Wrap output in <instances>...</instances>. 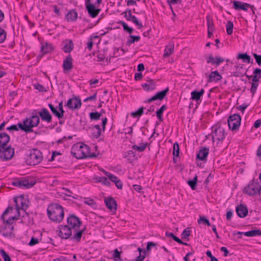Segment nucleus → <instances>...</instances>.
Instances as JSON below:
<instances>
[{"label": "nucleus", "instance_id": "nucleus-1", "mask_svg": "<svg viewBox=\"0 0 261 261\" xmlns=\"http://www.w3.org/2000/svg\"><path fill=\"white\" fill-rule=\"evenodd\" d=\"M40 118L36 115H33L30 117L23 120L22 122H19L16 125H12L7 128L9 131H18L19 129L26 133H30L33 132V128L38 125Z\"/></svg>", "mask_w": 261, "mask_h": 261}, {"label": "nucleus", "instance_id": "nucleus-2", "mask_svg": "<svg viewBox=\"0 0 261 261\" xmlns=\"http://www.w3.org/2000/svg\"><path fill=\"white\" fill-rule=\"evenodd\" d=\"M71 153L73 156L77 159L96 157L95 153H90V148L88 145L80 143L73 145L71 149Z\"/></svg>", "mask_w": 261, "mask_h": 261}, {"label": "nucleus", "instance_id": "nucleus-3", "mask_svg": "<svg viewBox=\"0 0 261 261\" xmlns=\"http://www.w3.org/2000/svg\"><path fill=\"white\" fill-rule=\"evenodd\" d=\"M47 213L50 220L57 223L60 222L64 216L63 207L57 203L49 206L47 209Z\"/></svg>", "mask_w": 261, "mask_h": 261}, {"label": "nucleus", "instance_id": "nucleus-4", "mask_svg": "<svg viewBox=\"0 0 261 261\" xmlns=\"http://www.w3.org/2000/svg\"><path fill=\"white\" fill-rule=\"evenodd\" d=\"M42 153L37 149H33L28 156L27 162L31 166H35L39 164L42 161Z\"/></svg>", "mask_w": 261, "mask_h": 261}, {"label": "nucleus", "instance_id": "nucleus-5", "mask_svg": "<svg viewBox=\"0 0 261 261\" xmlns=\"http://www.w3.org/2000/svg\"><path fill=\"white\" fill-rule=\"evenodd\" d=\"M36 182L32 179L23 177L14 179L12 182V185L20 189H29L33 187Z\"/></svg>", "mask_w": 261, "mask_h": 261}, {"label": "nucleus", "instance_id": "nucleus-6", "mask_svg": "<svg viewBox=\"0 0 261 261\" xmlns=\"http://www.w3.org/2000/svg\"><path fill=\"white\" fill-rule=\"evenodd\" d=\"M261 191V186L257 181L254 180H252L244 188V193L249 195L253 196L254 195L260 194Z\"/></svg>", "mask_w": 261, "mask_h": 261}, {"label": "nucleus", "instance_id": "nucleus-7", "mask_svg": "<svg viewBox=\"0 0 261 261\" xmlns=\"http://www.w3.org/2000/svg\"><path fill=\"white\" fill-rule=\"evenodd\" d=\"M241 121V117L238 114L230 115L227 119L228 125L230 129L236 130L239 129Z\"/></svg>", "mask_w": 261, "mask_h": 261}, {"label": "nucleus", "instance_id": "nucleus-8", "mask_svg": "<svg viewBox=\"0 0 261 261\" xmlns=\"http://www.w3.org/2000/svg\"><path fill=\"white\" fill-rule=\"evenodd\" d=\"M213 141L217 140L222 141L225 137V133L224 129L220 126L213 127V131L211 134Z\"/></svg>", "mask_w": 261, "mask_h": 261}, {"label": "nucleus", "instance_id": "nucleus-9", "mask_svg": "<svg viewBox=\"0 0 261 261\" xmlns=\"http://www.w3.org/2000/svg\"><path fill=\"white\" fill-rule=\"evenodd\" d=\"M14 149L10 146L0 148V158L3 161L10 160L14 155Z\"/></svg>", "mask_w": 261, "mask_h": 261}, {"label": "nucleus", "instance_id": "nucleus-10", "mask_svg": "<svg viewBox=\"0 0 261 261\" xmlns=\"http://www.w3.org/2000/svg\"><path fill=\"white\" fill-rule=\"evenodd\" d=\"M36 114L39 117H40L42 121H45L47 123H50L52 120V116L49 113V111L45 108H43L39 112V116L37 115L36 111L33 113V115Z\"/></svg>", "mask_w": 261, "mask_h": 261}, {"label": "nucleus", "instance_id": "nucleus-11", "mask_svg": "<svg viewBox=\"0 0 261 261\" xmlns=\"http://www.w3.org/2000/svg\"><path fill=\"white\" fill-rule=\"evenodd\" d=\"M82 105L81 99L78 97H73L69 99L67 103L66 106L71 110L79 109Z\"/></svg>", "mask_w": 261, "mask_h": 261}, {"label": "nucleus", "instance_id": "nucleus-12", "mask_svg": "<svg viewBox=\"0 0 261 261\" xmlns=\"http://www.w3.org/2000/svg\"><path fill=\"white\" fill-rule=\"evenodd\" d=\"M67 223L73 228H79L81 225L82 222L78 217L72 214L67 218Z\"/></svg>", "mask_w": 261, "mask_h": 261}, {"label": "nucleus", "instance_id": "nucleus-13", "mask_svg": "<svg viewBox=\"0 0 261 261\" xmlns=\"http://www.w3.org/2000/svg\"><path fill=\"white\" fill-rule=\"evenodd\" d=\"M72 234L71 228L67 225H62L60 227L59 236L62 239H69Z\"/></svg>", "mask_w": 261, "mask_h": 261}, {"label": "nucleus", "instance_id": "nucleus-14", "mask_svg": "<svg viewBox=\"0 0 261 261\" xmlns=\"http://www.w3.org/2000/svg\"><path fill=\"white\" fill-rule=\"evenodd\" d=\"M13 210V208L12 206H8L5 211L4 212L3 214H2L1 216V218L4 220V222H5V220L4 219V216L7 215L8 213H12ZM20 214L18 215V214L17 213V215L15 216H11L9 217L8 219H7L6 221V224L11 225V224L12 223L13 220H16L18 219V217H19Z\"/></svg>", "mask_w": 261, "mask_h": 261}, {"label": "nucleus", "instance_id": "nucleus-15", "mask_svg": "<svg viewBox=\"0 0 261 261\" xmlns=\"http://www.w3.org/2000/svg\"><path fill=\"white\" fill-rule=\"evenodd\" d=\"M14 201L15 203L16 209L18 215H19L20 210L25 211L26 208L28 207V205L23 202V199L22 197L15 198Z\"/></svg>", "mask_w": 261, "mask_h": 261}, {"label": "nucleus", "instance_id": "nucleus-16", "mask_svg": "<svg viewBox=\"0 0 261 261\" xmlns=\"http://www.w3.org/2000/svg\"><path fill=\"white\" fill-rule=\"evenodd\" d=\"M169 91V88L167 87L165 90L158 92L156 93L154 96H153L152 97L148 99L147 101L148 102L150 103L152 102L153 101L156 100H162L164 99V98L167 95L168 92Z\"/></svg>", "mask_w": 261, "mask_h": 261}, {"label": "nucleus", "instance_id": "nucleus-17", "mask_svg": "<svg viewBox=\"0 0 261 261\" xmlns=\"http://www.w3.org/2000/svg\"><path fill=\"white\" fill-rule=\"evenodd\" d=\"M13 227L8 224H5L0 227L1 233L6 237H11L13 233Z\"/></svg>", "mask_w": 261, "mask_h": 261}, {"label": "nucleus", "instance_id": "nucleus-18", "mask_svg": "<svg viewBox=\"0 0 261 261\" xmlns=\"http://www.w3.org/2000/svg\"><path fill=\"white\" fill-rule=\"evenodd\" d=\"M96 5H97L91 4H87V5H85L89 14L92 18L96 17L100 11V9L96 8Z\"/></svg>", "mask_w": 261, "mask_h": 261}, {"label": "nucleus", "instance_id": "nucleus-19", "mask_svg": "<svg viewBox=\"0 0 261 261\" xmlns=\"http://www.w3.org/2000/svg\"><path fill=\"white\" fill-rule=\"evenodd\" d=\"M105 204L108 208L112 212H115L117 210V203L112 197L105 198Z\"/></svg>", "mask_w": 261, "mask_h": 261}, {"label": "nucleus", "instance_id": "nucleus-20", "mask_svg": "<svg viewBox=\"0 0 261 261\" xmlns=\"http://www.w3.org/2000/svg\"><path fill=\"white\" fill-rule=\"evenodd\" d=\"M236 211L238 216L240 218L245 217L248 213L247 206L243 204L237 206Z\"/></svg>", "mask_w": 261, "mask_h": 261}, {"label": "nucleus", "instance_id": "nucleus-21", "mask_svg": "<svg viewBox=\"0 0 261 261\" xmlns=\"http://www.w3.org/2000/svg\"><path fill=\"white\" fill-rule=\"evenodd\" d=\"M224 59L222 57H216L214 58L212 55H210L207 58V63L218 66L221 63L224 62Z\"/></svg>", "mask_w": 261, "mask_h": 261}, {"label": "nucleus", "instance_id": "nucleus-22", "mask_svg": "<svg viewBox=\"0 0 261 261\" xmlns=\"http://www.w3.org/2000/svg\"><path fill=\"white\" fill-rule=\"evenodd\" d=\"M233 8L236 10H242L246 11L248 10V8L250 6V5L247 3L237 1H233Z\"/></svg>", "mask_w": 261, "mask_h": 261}, {"label": "nucleus", "instance_id": "nucleus-23", "mask_svg": "<svg viewBox=\"0 0 261 261\" xmlns=\"http://www.w3.org/2000/svg\"><path fill=\"white\" fill-rule=\"evenodd\" d=\"M253 76L248 75L246 73H245V75L249 79L252 77V81L254 82H258L259 79L261 78V69L256 68L253 72Z\"/></svg>", "mask_w": 261, "mask_h": 261}, {"label": "nucleus", "instance_id": "nucleus-24", "mask_svg": "<svg viewBox=\"0 0 261 261\" xmlns=\"http://www.w3.org/2000/svg\"><path fill=\"white\" fill-rule=\"evenodd\" d=\"M63 67L64 71H69L72 68V59L70 55L68 56L64 60Z\"/></svg>", "mask_w": 261, "mask_h": 261}, {"label": "nucleus", "instance_id": "nucleus-25", "mask_svg": "<svg viewBox=\"0 0 261 261\" xmlns=\"http://www.w3.org/2000/svg\"><path fill=\"white\" fill-rule=\"evenodd\" d=\"M63 50L65 53L71 52L73 48V43L71 40H66L63 42Z\"/></svg>", "mask_w": 261, "mask_h": 261}, {"label": "nucleus", "instance_id": "nucleus-26", "mask_svg": "<svg viewBox=\"0 0 261 261\" xmlns=\"http://www.w3.org/2000/svg\"><path fill=\"white\" fill-rule=\"evenodd\" d=\"M10 140V136L5 133L0 134V148L6 147Z\"/></svg>", "mask_w": 261, "mask_h": 261}, {"label": "nucleus", "instance_id": "nucleus-27", "mask_svg": "<svg viewBox=\"0 0 261 261\" xmlns=\"http://www.w3.org/2000/svg\"><path fill=\"white\" fill-rule=\"evenodd\" d=\"M222 78V76L219 74L218 71H212L209 75L208 82H218L221 80Z\"/></svg>", "mask_w": 261, "mask_h": 261}, {"label": "nucleus", "instance_id": "nucleus-28", "mask_svg": "<svg viewBox=\"0 0 261 261\" xmlns=\"http://www.w3.org/2000/svg\"><path fill=\"white\" fill-rule=\"evenodd\" d=\"M142 87L145 91H151L155 88V82L152 80H149L146 83L143 84Z\"/></svg>", "mask_w": 261, "mask_h": 261}, {"label": "nucleus", "instance_id": "nucleus-29", "mask_svg": "<svg viewBox=\"0 0 261 261\" xmlns=\"http://www.w3.org/2000/svg\"><path fill=\"white\" fill-rule=\"evenodd\" d=\"M209 149L207 148H202L197 154V158L201 161H204L208 154Z\"/></svg>", "mask_w": 261, "mask_h": 261}, {"label": "nucleus", "instance_id": "nucleus-30", "mask_svg": "<svg viewBox=\"0 0 261 261\" xmlns=\"http://www.w3.org/2000/svg\"><path fill=\"white\" fill-rule=\"evenodd\" d=\"M174 45L172 42H170L168 45H167L165 47L164 57H168L170 56L174 52Z\"/></svg>", "mask_w": 261, "mask_h": 261}, {"label": "nucleus", "instance_id": "nucleus-31", "mask_svg": "<svg viewBox=\"0 0 261 261\" xmlns=\"http://www.w3.org/2000/svg\"><path fill=\"white\" fill-rule=\"evenodd\" d=\"M101 133V130L99 125H95L91 128V135L94 138H98Z\"/></svg>", "mask_w": 261, "mask_h": 261}, {"label": "nucleus", "instance_id": "nucleus-32", "mask_svg": "<svg viewBox=\"0 0 261 261\" xmlns=\"http://www.w3.org/2000/svg\"><path fill=\"white\" fill-rule=\"evenodd\" d=\"M68 21H74L77 19V13L74 10H70L65 16Z\"/></svg>", "mask_w": 261, "mask_h": 261}, {"label": "nucleus", "instance_id": "nucleus-33", "mask_svg": "<svg viewBox=\"0 0 261 261\" xmlns=\"http://www.w3.org/2000/svg\"><path fill=\"white\" fill-rule=\"evenodd\" d=\"M204 93V90L202 89L199 91L194 90L191 92V99L196 101L200 99L201 97Z\"/></svg>", "mask_w": 261, "mask_h": 261}, {"label": "nucleus", "instance_id": "nucleus-34", "mask_svg": "<svg viewBox=\"0 0 261 261\" xmlns=\"http://www.w3.org/2000/svg\"><path fill=\"white\" fill-rule=\"evenodd\" d=\"M48 107L53 114H54L59 119H61L63 118L64 114L59 110L58 111L57 109L55 108L52 104L49 103Z\"/></svg>", "mask_w": 261, "mask_h": 261}, {"label": "nucleus", "instance_id": "nucleus-35", "mask_svg": "<svg viewBox=\"0 0 261 261\" xmlns=\"http://www.w3.org/2000/svg\"><path fill=\"white\" fill-rule=\"evenodd\" d=\"M237 58L238 59H242L245 63H252L253 62V60L251 59V57L246 53L238 54Z\"/></svg>", "mask_w": 261, "mask_h": 261}, {"label": "nucleus", "instance_id": "nucleus-36", "mask_svg": "<svg viewBox=\"0 0 261 261\" xmlns=\"http://www.w3.org/2000/svg\"><path fill=\"white\" fill-rule=\"evenodd\" d=\"M244 234L247 237H251L255 236H261V230L253 229L250 231L245 232Z\"/></svg>", "mask_w": 261, "mask_h": 261}, {"label": "nucleus", "instance_id": "nucleus-37", "mask_svg": "<svg viewBox=\"0 0 261 261\" xmlns=\"http://www.w3.org/2000/svg\"><path fill=\"white\" fill-rule=\"evenodd\" d=\"M147 143H141L139 144V146L137 145H134L132 146V148L134 150H137L139 152H143L144 151L145 149L146 148V147L147 146Z\"/></svg>", "mask_w": 261, "mask_h": 261}, {"label": "nucleus", "instance_id": "nucleus-38", "mask_svg": "<svg viewBox=\"0 0 261 261\" xmlns=\"http://www.w3.org/2000/svg\"><path fill=\"white\" fill-rule=\"evenodd\" d=\"M166 109L167 106L165 105H164L156 112V116L160 121H162L163 120V113Z\"/></svg>", "mask_w": 261, "mask_h": 261}, {"label": "nucleus", "instance_id": "nucleus-39", "mask_svg": "<svg viewBox=\"0 0 261 261\" xmlns=\"http://www.w3.org/2000/svg\"><path fill=\"white\" fill-rule=\"evenodd\" d=\"M140 40V37L139 36L130 35L129 38L127 39L126 44L130 45V44L135 43V42H138Z\"/></svg>", "mask_w": 261, "mask_h": 261}, {"label": "nucleus", "instance_id": "nucleus-40", "mask_svg": "<svg viewBox=\"0 0 261 261\" xmlns=\"http://www.w3.org/2000/svg\"><path fill=\"white\" fill-rule=\"evenodd\" d=\"M121 251H119L117 249H115L112 255V258L114 261H123L121 257Z\"/></svg>", "mask_w": 261, "mask_h": 261}, {"label": "nucleus", "instance_id": "nucleus-41", "mask_svg": "<svg viewBox=\"0 0 261 261\" xmlns=\"http://www.w3.org/2000/svg\"><path fill=\"white\" fill-rule=\"evenodd\" d=\"M84 231V230H81L76 232L75 234H74L72 237L70 238V239L71 240L75 241L77 242H80Z\"/></svg>", "mask_w": 261, "mask_h": 261}, {"label": "nucleus", "instance_id": "nucleus-42", "mask_svg": "<svg viewBox=\"0 0 261 261\" xmlns=\"http://www.w3.org/2000/svg\"><path fill=\"white\" fill-rule=\"evenodd\" d=\"M197 176L195 175L193 179L189 180L187 183L192 190H195L197 187Z\"/></svg>", "mask_w": 261, "mask_h": 261}, {"label": "nucleus", "instance_id": "nucleus-43", "mask_svg": "<svg viewBox=\"0 0 261 261\" xmlns=\"http://www.w3.org/2000/svg\"><path fill=\"white\" fill-rule=\"evenodd\" d=\"M119 23L122 25L124 31L128 32L130 34L133 33L134 29L132 28L128 27L125 22L123 21H120Z\"/></svg>", "mask_w": 261, "mask_h": 261}, {"label": "nucleus", "instance_id": "nucleus-44", "mask_svg": "<svg viewBox=\"0 0 261 261\" xmlns=\"http://www.w3.org/2000/svg\"><path fill=\"white\" fill-rule=\"evenodd\" d=\"M227 34L228 35L232 34L233 32V24L231 21H228L226 25Z\"/></svg>", "mask_w": 261, "mask_h": 261}, {"label": "nucleus", "instance_id": "nucleus-45", "mask_svg": "<svg viewBox=\"0 0 261 261\" xmlns=\"http://www.w3.org/2000/svg\"><path fill=\"white\" fill-rule=\"evenodd\" d=\"M96 179L97 180V182H101L104 185H106V186L110 185V182L109 181V180H108V178L106 177L101 176V177H96Z\"/></svg>", "mask_w": 261, "mask_h": 261}, {"label": "nucleus", "instance_id": "nucleus-46", "mask_svg": "<svg viewBox=\"0 0 261 261\" xmlns=\"http://www.w3.org/2000/svg\"><path fill=\"white\" fill-rule=\"evenodd\" d=\"M109 178V179L114 183L118 179L117 177L112 174V173L108 172L105 170L102 171Z\"/></svg>", "mask_w": 261, "mask_h": 261}, {"label": "nucleus", "instance_id": "nucleus-47", "mask_svg": "<svg viewBox=\"0 0 261 261\" xmlns=\"http://www.w3.org/2000/svg\"><path fill=\"white\" fill-rule=\"evenodd\" d=\"M206 20L207 25V31H213L214 29V25L213 24L212 19L210 16H207Z\"/></svg>", "mask_w": 261, "mask_h": 261}, {"label": "nucleus", "instance_id": "nucleus-48", "mask_svg": "<svg viewBox=\"0 0 261 261\" xmlns=\"http://www.w3.org/2000/svg\"><path fill=\"white\" fill-rule=\"evenodd\" d=\"M144 112V108L141 107L137 111L131 113V116L133 117H138L141 116Z\"/></svg>", "mask_w": 261, "mask_h": 261}, {"label": "nucleus", "instance_id": "nucleus-49", "mask_svg": "<svg viewBox=\"0 0 261 261\" xmlns=\"http://www.w3.org/2000/svg\"><path fill=\"white\" fill-rule=\"evenodd\" d=\"M198 222L199 224L203 223L208 226H211V223H210L209 220L204 216H200L199 219L198 220Z\"/></svg>", "mask_w": 261, "mask_h": 261}, {"label": "nucleus", "instance_id": "nucleus-50", "mask_svg": "<svg viewBox=\"0 0 261 261\" xmlns=\"http://www.w3.org/2000/svg\"><path fill=\"white\" fill-rule=\"evenodd\" d=\"M101 116V113L97 112H91L90 114V118L91 120H97L100 119Z\"/></svg>", "mask_w": 261, "mask_h": 261}, {"label": "nucleus", "instance_id": "nucleus-51", "mask_svg": "<svg viewBox=\"0 0 261 261\" xmlns=\"http://www.w3.org/2000/svg\"><path fill=\"white\" fill-rule=\"evenodd\" d=\"M1 254L4 261H11V258L9 254L3 249L0 250Z\"/></svg>", "mask_w": 261, "mask_h": 261}, {"label": "nucleus", "instance_id": "nucleus-52", "mask_svg": "<svg viewBox=\"0 0 261 261\" xmlns=\"http://www.w3.org/2000/svg\"><path fill=\"white\" fill-rule=\"evenodd\" d=\"M173 155L176 156H178L179 154V147L177 142H175L173 144Z\"/></svg>", "mask_w": 261, "mask_h": 261}, {"label": "nucleus", "instance_id": "nucleus-53", "mask_svg": "<svg viewBox=\"0 0 261 261\" xmlns=\"http://www.w3.org/2000/svg\"><path fill=\"white\" fill-rule=\"evenodd\" d=\"M124 17L128 21H130L132 17H133V15H132V11L130 9H126V11L124 12Z\"/></svg>", "mask_w": 261, "mask_h": 261}, {"label": "nucleus", "instance_id": "nucleus-54", "mask_svg": "<svg viewBox=\"0 0 261 261\" xmlns=\"http://www.w3.org/2000/svg\"><path fill=\"white\" fill-rule=\"evenodd\" d=\"M7 33L4 30L0 28V43H3L6 38Z\"/></svg>", "mask_w": 261, "mask_h": 261}, {"label": "nucleus", "instance_id": "nucleus-55", "mask_svg": "<svg viewBox=\"0 0 261 261\" xmlns=\"http://www.w3.org/2000/svg\"><path fill=\"white\" fill-rule=\"evenodd\" d=\"M130 21L137 25L139 29H141L143 27L142 23L138 20L137 18L135 16H133V17H132Z\"/></svg>", "mask_w": 261, "mask_h": 261}, {"label": "nucleus", "instance_id": "nucleus-56", "mask_svg": "<svg viewBox=\"0 0 261 261\" xmlns=\"http://www.w3.org/2000/svg\"><path fill=\"white\" fill-rule=\"evenodd\" d=\"M258 86V82H253L251 84V87L250 89L251 92L254 95V93L256 92V91L257 90V87Z\"/></svg>", "mask_w": 261, "mask_h": 261}, {"label": "nucleus", "instance_id": "nucleus-57", "mask_svg": "<svg viewBox=\"0 0 261 261\" xmlns=\"http://www.w3.org/2000/svg\"><path fill=\"white\" fill-rule=\"evenodd\" d=\"M102 0H86L85 5L87 4L99 5Z\"/></svg>", "mask_w": 261, "mask_h": 261}, {"label": "nucleus", "instance_id": "nucleus-58", "mask_svg": "<svg viewBox=\"0 0 261 261\" xmlns=\"http://www.w3.org/2000/svg\"><path fill=\"white\" fill-rule=\"evenodd\" d=\"M63 190L65 191L64 193H63L66 196H69V197H72L74 199H76V197H75L73 195H72V192L68 189H67V188H63Z\"/></svg>", "mask_w": 261, "mask_h": 261}, {"label": "nucleus", "instance_id": "nucleus-59", "mask_svg": "<svg viewBox=\"0 0 261 261\" xmlns=\"http://www.w3.org/2000/svg\"><path fill=\"white\" fill-rule=\"evenodd\" d=\"M190 231L189 228H187L185 229H184V230L183 231V232L181 233L182 238L186 239L190 236Z\"/></svg>", "mask_w": 261, "mask_h": 261}, {"label": "nucleus", "instance_id": "nucleus-60", "mask_svg": "<svg viewBox=\"0 0 261 261\" xmlns=\"http://www.w3.org/2000/svg\"><path fill=\"white\" fill-rule=\"evenodd\" d=\"M33 86L34 88L38 90L39 92L46 91L45 88L42 85H40L39 84H35Z\"/></svg>", "mask_w": 261, "mask_h": 261}, {"label": "nucleus", "instance_id": "nucleus-61", "mask_svg": "<svg viewBox=\"0 0 261 261\" xmlns=\"http://www.w3.org/2000/svg\"><path fill=\"white\" fill-rule=\"evenodd\" d=\"M97 61H103L106 58V56L103 53H98L96 56Z\"/></svg>", "mask_w": 261, "mask_h": 261}, {"label": "nucleus", "instance_id": "nucleus-62", "mask_svg": "<svg viewBox=\"0 0 261 261\" xmlns=\"http://www.w3.org/2000/svg\"><path fill=\"white\" fill-rule=\"evenodd\" d=\"M39 243V240L37 238L32 237L29 243V245L33 246Z\"/></svg>", "mask_w": 261, "mask_h": 261}, {"label": "nucleus", "instance_id": "nucleus-63", "mask_svg": "<svg viewBox=\"0 0 261 261\" xmlns=\"http://www.w3.org/2000/svg\"><path fill=\"white\" fill-rule=\"evenodd\" d=\"M253 56L256 60V62L259 66L261 65V57L259 56V55H257L255 53L253 54Z\"/></svg>", "mask_w": 261, "mask_h": 261}, {"label": "nucleus", "instance_id": "nucleus-64", "mask_svg": "<svg viewBox=\"0 0 261 261\" xmlns=\"http://www.w3.org/2000/svg\"><path fill=\"white\" fill-rule=\"evenodd\" d=\"M42 51L44 54H47L51 50V47L47 45L46 46H42L41 47Z\"/></svg>", "mask_w": 261, "mask_h": 261}]
</instances>
